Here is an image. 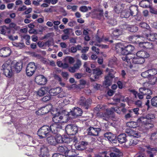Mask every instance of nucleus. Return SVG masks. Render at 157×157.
Listing matches in <instances>:
<instances>
[{"label": "nucleus", "mask_w": 157, "mask_h": 157, "mask_svg": "<svg viewBox=\"0 0 157 157\" xmlns=\"http://www.w3.org/2000/svg\"><path fill=\"white\" fill-rule=\"evenodd\" d=\"M11 65H10V64H8L7 62L4 63L2 66V68L3 71H5L6 69H10L11 68Z\"/></svg>", "instance_id": "nucleus-39"}, {"label": "nucleus", "mask_w": 157, "mask_h": 157, "mask_svg": "<svg viewBox=\"0 0 157 157\" xmlns=\"http://www.w3.org/2000/svg\"><path fill=\"white\" fill-rule=\"evenodd\" d=\"M116 49L122 55H125V56L129 55V56L131 54H129L128 52L126 51L127 49L125 46H123L120 44H118L116 46ZM124 56H123L124 57Z\"/></svg>", "instance_id": "nucleus-15"}, {"label": "nucleus", "mask_w": 157, "mask_h": 157, "mask_svg": "<svg viewBox=\"0 0 157 157\" xmlns=\"http://www.w3.org/2000/svg\"><path fill=\"white\" fill-rule=\"evenodd\" d=\"M52 22L54 25L53 27L55 29H56V28H58V27H56V26L58 25L60 23V21H53Z\"/></svg>", "instance_id": "nucleus-58"}, {"label": "nucleus", "mask_w": 157, "mask_h": 157, "mask_svg": "<svg viewBox=\"0 0 157 157\" xmlns=\"http://www.w3.org/2000/svg\"><path fill=\"white\" fill-rule=\"evenodd\" d=\"M151 104L152 106L157 107V96H155L152 98Z\"/></svg>", "instance_id": "nucleus-47"}, {"label": "nucleus", "mask_w": 157, "mask_h": 157, "mask_svg": "<svg viewBox=\"0 0 157 157\" xmlns=\"http://www.w3.org/2000/svg\"><path fill=\"white\" fill-rule=\"evenodd\" d=\"M139 26L143 28L147 29L149 27L148 25L145 22H141L139 24Z\"/></svg>", "instance_id": "nucleus-51"}, {"label": "nucleus", "mask_w": 157, "mask_h": 157, "mask_svg": "<svg viewBox=\"0 0 157 157\" xmlns=\"http://www.w3.org/2000/svg\"><path fill=\"white\" fill-rule=\"evenodd\" d=\"M52 105H48L46 106L41 107L42 110L43 111V113L44 114L48 113L52 109Z\"/></svg>", "instance_id": "nucleus-34"}, {"label": "nucleus", "mask_w": 157, "mask_h": 157, "mask_svg": "<svg viewBox=\"0 0 157 157\" xmlns=\"http://www.w3.org/2000/svg\"><path fill=\"white\" fill-rule=\"evenodd\" d=\"M35 82L38 85H45L47 82V79L43 75H36L35 78Z\"/></svg>", "instance_id": "nucleus-14"}, {"label": "nucleus", "mask_w": 157, "mask_h": 157, "mask_svg": "<svg viewBox=\"0 0 157 157\" xmlns=\"http://www.w3.org/2000/svg\"><path fill=\"white\" fill-rule=\"evenodd\" d=\"M139 119L137 120V122L131 121L128 122L127 125L131 128H134L139 127L140 128V130H145V129H143V125L142 122H138Z\"/></svg>", "instance_id": "nucleus-11"}, {"label": "nucleus", "mask_w": 157, "mask_h": 157, "mask_svg": "<svg viewBox=\"0 0 157 157\" xmlns=\"http://www.w3.org/2000/svg\"><path fill=\"white\" fill-rule=\"evenodd\" d=\"M141 76L144 78H149L150 77V75L149 72L148 71V70L145 72H142L141 73Z\"/></svg>", "instance_id": "nucleus-50"}, {"label": "nucleus", "mask_w": 157, "mask_h": 157, "mask_svg": "<svg viewBox=\"0 0 157 157\" xmlns=\"http://www.w3.org/2000/svg\"><path fill=\"white\" fill-rule=\"evenodd\" d=\"M63 32L65 34L67 35L68 36L74 34L73 29H71L67 28L63 30Z\"/></svg>", "instance_id": "nucleus-42"}, {"label": "nucleus", "mask_w": 157, "mask_h": 157, "mask_svg": "<svg viewBox=\"0 0 157 157\" xmlns=\"http://www.w3.org/2000/svg\"><path fill=\"white\" fill-rule=\"evenodd\" d=\"M112 151H113V152H114L116 154H120V153H122L120 150L116 148H113L112 149Z\"/></svg>", "instance_id": "nucleus-63"}, {"label": "nucleus", "mask_w": 157, "mask_h": 157, "mask_svg": "<svg viewBox=\"0 0 157 157\" xmlns=\"http://www.w3.org/2000/svg\"><path fill=\"white\" fill-rule=\"evenodd\" d=\"M91 101L90 99L86 100L85 98L83 97H81L79 102V104L83 106H84L85 108L88 109L89 105L90 104Z\"/></svg>", "instance_id": "nucleus-16"}, {"label": "nucleus", "mask_w": 157, "mask_h": 157, "mask_svg": "<svg viewBox=\"0 0 157 157\" xmlns=\"http://www.w3.org/2000/svg\"><path fill=\"white\" fill-rule=\"evenodd\" d=\"M62 91V89L60 87H58L50 90L49 93L51 96H55L60 93Z\"/></svg>", "instance_id": "nucleus-26"}, {"label": "nucleus", "mask_w": 157, "mask_h": 157, "mask_svg": "<svg viewBox=\"0 0 157 157\" xmlns=\"http://www.w3.org/2000/svg\"><path fill=\"white\" fill-rule=\"evenodd\" d=\"M128 112L125 116V117L126 119H129L134 116L133 115V112L132 111L129 110H128Z\"/></svg>", "instance_id": "nucleus-41"}, {"label": "nucleus", "mask_w": 157, "mask_h": 157, "mask_svg": "<svg viewBox=\"0 0 157 157\" xmlns=\"http://www.w3.org/2000/svg\"><path fill=\"white\" fill-rule=\"evenodd\" d=\"M148 79L149 81L148 83L149 84H149L151 85L156 84L157 81V79L156 77L154 76H150Z\"/></svg>", "instance_id": "nucleus-33"}, {"label": "nucleus", "mask_w": 157, "mask_h": 157, "mask_svg": "<svg viewBox=\"0 0 157 157\" xmlns=\"http://www.w3.org/2000/svg\"><path fill=\"white\" fill-rule=\"evenodd\" d=\"M142 38L150 41H156L157 40V34L154 33L149 34L144 33Z\"/></svg>", "instance_id": "nucleus-12"}, {"label": "nucleus", "mask_w": 157, "mask_h": 157, "mask_svg": "<svg viewBox=\"0 0 157 157\" xmlns=\"http://www.w3.org/2000/svg\"><path fill=\"white\" fill-rule=\"evenodd\" d=\"M95 45L97 46H99L102 48H108V46L107 45L101 44H95Z\"/></svg>", "instance_id": "nucleus-61"}, {"label": "nucleus", "mask_w": 157, "mask_h": 157, "mask_svg": "<svg viewBox=\"0 0 157 157\" xmlns=\"http://www.w3.org/2000/svg\"><path fill=\"white\" fill-rule=\"evenodd\" d=\"M90 65V62H86L84 63L83 67L86 69V72L88 73H90L91 71L90 68L89 67Z\"/></svg>", "instance_id": "nucleus-40"}, {"label": "nucleus", "mask_w": 157, "mask_h": 157, "mask_svg": "<svg viewBox=\"0 0 157 157\" xmlns=\"http://www.w3.org/2000/svg\"><path fill=\"white\" fill-rule=\"evenodd\" d=\"M142 35L141 36H140L139 35H133L132 36H130L129 38V40L130 41H134L136 39V37H137L138 38H142Z\"/></svg>", "instance_id": "nucleus-49"}, {"label": "nucleus", "mask_w": 157, "mask_h": 157, "mask_svg": "<svg viewBox=\"0 0 157 157\" xmlns=\"http://www.w3.org/2000/svg\"><path fill=\"white\" fill-rule=\"evenodd\" d=\"M103 41H104V39H103V38H102V37L100 38L97 35L96 36V40L95 41V42L97 41V42L98 43H97V44H99L100 43Z\"/></svg>", "instance_id": "nucleus-52"}, {"label": "nucleus", "mask_w": 157, "mask_h": 157, "mask_svg": "<svg viewBox=\"0 0 157 157\" xmlns=\"http://www.w3.org/2000/svg\"><path fill=\"white\" fill-rule=\"evenodd\" d=\"M87 144L86 142L82 141L79 144H75V148L79 150H84L86 148V147Z\"/></svg>", "instance_id": "nucleus-23"}, {"label": "nucleus", "mask_w": 157, "mask_h": 157, "mask_svg": "<svg viewBox=\"0 0 157 157\" xmlns=\"http://www.w3.org/2000/svg\"><path fill=\"white\" fill-rule=\"evenodd\" d=\"M82 109L80 108L77 107L74 108L73 111H71L69 113L68 116L71 115L74 117H77L78 116H80L82 115Z\"/></svg>", "instance_id": "nucleus-20"}, {"label": "nucleus", "mask_w": 157, "mask_h": 157, "mask_svg": "<svg viewBox=\"0 0 157 157\" xmlns=\"http://www.w3.org/2000/svg\"><path fill=\"white\" fill-rule=\"evenodd\" d=\"M0 30L1 33L4 35L9 34L11 32V30L10 28L6 26H2L0 28Z\"/></svg>", "instance_id": "nucleus-28"}, {"label": "nucleus", "mask_w": 157, "mask_h": 157, "mask_svg": "<svg viewBox=\"0 0 157 157\" xmlns=\"http://www.w3.org/2000/svg\"><path fill=\"white\" fill-rule=\"evenodd\" d=\"M67 134L70 135H73L76 133L78 128L77 126L69 124L67 125L65 128Z\"/></svg>", "instance_id": "nucleus-9"}, {"label": "nucleus", "mask_w": 157, "mask_h": 157, "mask_svg": "<svg viewBox=\"0 0 157 157\" xmlns=\"http://www.w3.org/2000/svg\"><path fill=\"white\" fill-rule=\"evenodd\" d=\"M109 156L107 154L105 155V157H117L122 156V153H120V154H116L114 152H111L108 154Z\"/></svg>", "instance_id": "nucleus-37"}, {"label": "nucleus", "mask_w": 157, "mask_h": 157, "mask_svg": "<svg viewBox=\"0 0 157 157\" xmlns=\"http://www.w3.org/2000/svg\"><path fill=\"white\" fill-rule=\"evenodd\" d=\"M143 86V87L139 89L140 92H141L143 94L147 95L146 99H151V97L150 95L152 94V92L151 90L148 88L149 86L148 83L147 82L144 83Z\"/></svg>", "instance_id": "nucleus-6"}, {"label": "nucleus", "mask_w": 157, "mask_h": 157, "mask_svg": "<svg viewBox=\"0 0 157 157\" xmlns=\"http://www.w3.org/2000/svg\"><path fill=\"white\" fill-rule=\"evenodd\" d=\"M112 34L111 36L113 39H116V38L121 35L122 33L121 30L116 28L112 29Z\"/></svg>", "instance_id": "nucleus-25"}, {"label": "nucleus", "mask_w": 157, "mask_h": 157, "mask_svg": "<svg viewBox=\"0 0 157 157\" xmlns=\"http://www.w3.org/2000/svg\"><path fill=\"white\" fill-rule=\"evenodd\" d=\"M4 72L5 75L7 77H10L12 76V72L11 68L10 69H6V70L4 71Z\"/></svg>", "instance_id": "nucleus-38"}, {"label": "nucleus", "mask_w": 157, "mask_h": 157, "mask_svg": "<svg viewBox=\"0 0 157 157\" xmlns=\"http://www.w3.org/2000/svg\"><path fill=\"white\" fill-rule=\"evenodd\" d=\"M148 43L149 44H147L145 46V48H146V49H151L153 48V45L151 43H150L149 42H148Z\"/></svg>", "instance_id": "nucleus-60"}, {"label": "nucleus", "mask_w": 157, "mask_h": 157, "mask_svg": "<svg viewBox=\"0 0 157 157\" xmlns=\"http://www.w3.org/2000/svg\"><path fill=\"white\" fill-rule=\"evenodd\" d=\"M116 57H113L109 60L108 66L110 67H113L114 65L116 64Z\"/></svg>", "instance_id": "nucleus-35"}, {"label": "nucleus", "mask_w": 157, "mask_h": 157, "mask_svg": "<svg viewBox=\"0 0 157 157\" xmlns=\"http://www.w3.org/2000/svg\"><path fill=\"white\" fill-rule=\"evenodd\" d=\"M11 53L10 49L9 47H5L0 49V56L2 57H7Z\"/></svg>", "instance_id": "nucleus-18"}, {"label": "nucleus", "mask_w": 157, "mask_h": 157, "mask_svg": "<svg viewBox=\"0 0 157 157\" xmlns=\"http://www.w3.org/2000/svg\"><path fill=\"white\" fill-rule=\"evenodd\" d=\"M56 144L57 143H68L71 140V139L68 137H65L64 136H62L59 134H57L55 136Z\"/></svg>", "instance_id": "nucleus-10"}, {"label": "nucleus", "mask_w": 157, "mask_h": 157, "mask_svg": "<svg viewBox=\"0 0 157 157\" xmlns=\"http://www.w3.org/2000/svg\"><path fill=\"white\" fill-rule=\"evenodd\" d=\"M51 132L55 134L51 129V126L49 127L45 125L42 126L39 129L37 132V134L40 138H42L47 137L50 135Z\"/></svg>", "instance_id": "nucleus-5"}, {"label": "nucleus", "mask_w": 157, "mask_h": 157, "mask_svg": "<svg viewBox=\"0 0 157 157\" xmlns=\"http://www.w3.org/2000/svg\"><path fill=\"white\" fill-rule=\"evenodd\" d=\"M89 49V48L88 47H84L83 48H82V49L81 50V52L82 53H86L88 51Z\"/></svg>", "instance_id": "nucleus-62"}, {"label": "nucleus", "mask_w": 157, "mask_h": 157, "mask_svg": "<svg viewBox=\"0 0 157 157\" xmlns=\"http://www.w3.org/2000/svg\"><path fill=\"white\" fill-rule=\"evenodd\" d=\"M155 115L151 113H150L146 115V117H141L139 118L138 122H142L143 125V129L147 130L153 127V124L151 123V121L155 119Z\"/></svg>", "instance_id": "nucleus-2"}, {"label": "nucleus", "mask_w": 157, "mask_h": 157, "mask_svg": "<svg viewBox=\"0 0 157 157\" xmlns=\"http://www.w3.org/2000/svg\"><path fill=\"white\" fill-rule=\"evenodd\" d=\"M125 47L127 49L126 51H127L128 52L129 54L134 49V47L131 45H128L125 46Z\"/></svg>", "instance_id": "nucleus-44"}, {"label": "nucleus", "mask_w": 157, "mask_h": 157, "mask_svg": "<svg viewBox=\"0 0 157 157\" xmlns=\"http://www.w3.org/2000/svg\"><path fill=\"white\" fill-rule=\"evenodd\" d=\"M87 131L88 135L96 136L98 135L99 133L101 131V129L99 128L90 127L88 129Z\"/></svg>", "instance_id": "nucleus-13"}, {"label": "nucleus", "mask_w": 157, "mask_h": 157, "mask_svg": "<svg viewBox=\"0 0 157 157\" xmlns=\"http://www.w3.org/2000/svg\"><path fill=\"white\" fill-rule=\"evenodd\" d=\"M81 65V62L80 60H78L76 63L74 65V66L75 67L76 70L79 69Z\"/></svg>", "instance_id": "nucleus-48"}, {"label": "nucleus", "mask_w": 157, "mask_h": 157, "mask_svg": "<svg viewBox=\"0 0 157 157\" xmlns=\"http://www.w3.org/2000/svg\"><path fill=\"white\" fill-rule=\"evenodd\" d=\"M79 10L82 12H85L87 11V7L85 6H82L80 7Z\"/></svg>", "instance_id": "nucleus-54"}, {"label": "nucleus", "mask_w": 157, "mask_h": 157, "mask_svg": "<svg viewBox=\"0 0 157 157\" xmlns=\"http://www.w3.org/2000/svg\"><path fill=\"white\" fill-rule=\"evenodd\" d=\"M62 114L57 113L52 118L54 123L51 125V129L55 133H57L62 128V123L67 122L69 119V112L64 110Z\"/></svg>", "instance_id": "nucleus-1"}, {"label": "nucleus", "mask_w": 157, "mask_h": 157, "mask_svg": "<svg viewBox=\"0 0 157 157\" xmlns=\"http://www.w3.org/2000/svg\"><path fill=\"white\" fill-rule=\"evenodd\" d=\"M138 13V7L135 6H132L127 9L122 11L121 14L122 18H128L132 16H135Z\"/></svg>", "instance_id": "nucleus-4"}, {"label": "nucleus", "mask_w": 157, "mask_h": 157, "mask_svg": "<svg viewBox=\"0 0 157 157\" xmlns=\"http://www.w3.org/2000/svg\"><path fill=\"white\" fill-rule=\"evenodd\" d=\"M150 139L152 140H155L157 139V132L151 134Z\"/></svg>", "instance_id": "nucleus-53"}, {"label": "nucleus", "mask_w": 157, "mask_h": 157, "mask_svg": "<svg viewBox=\"0 0 157 157\" xmlns=\"http://www.w3.org/2000/svg\"><path fill=\"white\" fill-rule=\"evenodd\" d=\"M50 99V97L49 96H46L42 98V101L44 102H46L49 100Z\"/></svg>", "instance_id": "nucleus-64"}, {"label": "nucleus", "mask_w": 157, "mask_h": 157, "mask_svg": "<svg viewBox=\"0 0 157 157\" xmlns=\"http://www.w3.org/2000/svg\"><path fill=\"white\" fill-rule=\"evenodd\" d=\"M10 28H13L15 29H19V27L17 26L14 23H11L10 24Z\"/></svg>", "instance_id": "nucleus-55"}, {"label": "nucleus", "mask_w": 157, "mask_h": 157, "mask_svg": "<svg viewBox=\"0 0 157 157\" xmlns=\"http://www.w3.org/2000/svg\"><path fill=\"white\" fill-rule=\"evenodd\" d=\"M102 73V71L99 68H96L93 70V74L95 79H98Z\"/></svg>", "instance_id": "nucleus-24"}, {"label": "nucleus", "mask_w": 157, "mask_h": 157, "mask_svg": "<svg viewBox=\"0 0 157 157\" xmlns=\"http://www.w3.org/2000/svg\"><path fill=\"white\" fill-rule=\"evenodd\" d=\"M40 154L39 155L40 157H49L47 155L48 152V149L46 146L42 145L41 146L40 149Z\"/></svg>", "instance_id": "nucleus-22"}, {"label": "nucleus", "mask_w": 157, "mask_h": 157, "mask_svg": "<svg viewBox=\"0 0 157 157\" xmlns=\"http://www.w3.org/2000/svg\"><path fill=\"white\" fill-rule=\"evenodd\" d=\"M127 29L131 32H135L138 30V27L136 25H132Z\"/></svg>", "instance_id": "nucleus-45"}, {"label": "nucleus", "mask_w": 157, "mask_h": 157, "mask_svg": "<svg viewBox=\"0 0 157 157\" xmlns=\"http://www.w3.org/2000/svg\"><path fill=\"white\" fill-rule=\"evenodd\" d=\"M22 66V64L21 62H17L13 61L11 64L12 68L14 69L17 72H19L21 70Z\"/></svg>", "instance_id": "nucleus-19"}, {"label": "nucleus", "mask_w": 157, "mask_h": 157, "mask_svg": "<svg viewBox=\"0 0 157 157\" xmlns=\"http://www.w3.org/2000/svg\"><path fill=\"white\" fill-rule=\"evenodd\" d=\"M106 71L108 73V75L105 77V84L107 86H110L111 83L112 79L114 77L113 74L115 72L112 73L113 71V70L108 68L106 69Z\"/></svg>", "instance_id": "nucleus-8"}, {"label": "nucleus", "mask_w": 157, "mask_h": 157, "mask_svg": "<svg viewBox=\"0 0 157 157\" xmlns=\"http://www.w3.org/2000/svg\"><path fill=\"white\" fill-rule=\"evenodd\" d=\"M36 66L34 62L29 63L27 66L26 72L27 76H31L34 73Z\"/></svg>", "instance_id": "nucleus-7"}, {"label": "nucleus", "mask_w": 157, "mask_h": 157, "mask_svg": "<svg viewBox=\"0 0 157 157\" xmlns=\"http://www.w3.org/2000/svg\"><path fill=\"white\" fill-rule=\"evenodd\" d=\"M136 56L140 58H142L144 59L145 58H147L149 56V55L145 51H141L137 52Z\"/></svg>", "instance_id": "nucleus-27"}, {"label": "nucleus", "mask_w": 157, "mask_h": 157, "mask_svg": "<svg viewBox=\"0 0 157 157\" xmlns=\"http://www.w3.org/2000/svg\"><path fill=\"white\" fill-rule=\"evenodd\" d=\"M46 139L48 144L50 145H55L56 144L55 136L51 135V133L47 137Z\"/></svg>", "instance_id": "nucleus-21"}, {"label": "nucleus", "mask_w": 157, "mask_h": 157, "mask_svg": "<svg viewBox=\"0 0 157 157\" xmlns=\"http://www.w3.org/2000/svg\"><path fill=\"white\" fill-rule=\"evenodd\" d=\"M121 6L120 5L118 4L114 8V10L117 13H119L122 10Z\"/></svg>", "instance_id": "nucleus-46"}, {"label": "nucleus", "mask_w": 157, "mask_h": 157, "mask_svg": "<svg viewBox=\"0 0 157 157\" xmlns=\"http://www.w3.org/2000/svg\"><path fill=\"white\" fill-rule=\"evenodd\" d=\"M147 44H149L148 42H140L139 43V46L141 48H145V46Z\"/></svg>", "instance_id": "nucleus-56"}, {"label": "nucleus", "mask_w": 157, "mask_h": 157, "mask_svg": "<svg viewBox=\"0 0 157 157\" xmlns=\"http://www.w3.org/2000/svg\"><path fill=\"white\" fill-rule=\"evenodd\" d=\"M150 76H154L157 74V69L155 68H152L148 70Z\"/></svg>", "instance_id": "nucleus-43"}, {"label": "nucleus", "mask_w": 157, "mask_h": 157, "mask_svg": "<svg viewBox=\"0 0 157 157\" xmlns=\"http://www.w3.org/2000/svg\"><path fill=\"white\" fill-rule=\"evenodd\" d=\"M126 134L123 133L119 135L117 137V139L120 144L125 142L127 140Z\"/></svg>", "instance_id": "nucleus-30"}, {"label": "nucleus", "mask_w": 157, "mask_h": 157, "mask_svg": "<svg viewBox=\"0 0 157 157\" xmlns=\"http://www.w3.org/2000/svg\"><path fill=\"white\" fill-rule=\"evenodd\" d=\"M104 136L105 139H107L112 143H116L117 137L115 135L113 134L110 132H107L105 133Z\"/></svg>", "instance_id": "nucleus-17"}, {"label": "nucleus", "mask_w": 157, "mask_h": 157, "mask_svg": "<svg viewBox=\"0 0 157 157\" xmlns=\"http://www.w3.org/2000/svg\"><path fill=\"white\" fill-rule=\"evenodd\" d=\"M52 157H67L65 155H64L59 153H56L52 155Z\"/></svg>", "instance_id": "nucleus-59"}, {"label": "nucleus", "mask_w": 157, "mask_h": 157, "mask_svg": "<svg viewBox=\"0 0 157 157\" xmlns=\"http://www.w3.org/2000/svg\"><path fill=\"white\" fill-rule=\"evenodd\" d=\"M128 98L126 97V98L124 99L123 96L120 94H118L115 96L114 98V100L115 101L117 102H119L120 101L123 102L127 101Z\"/></svg>", "instance_id": "nucleus-29"}, {"label": "nucleus", "mask_w": 157, "mask_h": 157, "mask_svg": "<svg viewBox=\"0 0 157 157\" xmlns=\"http://www.w3.org/2000/svg\"><path fill=\"white\" fill-rule=\"evenodd\" d=\"M122 59L125 62V64L127 65H130L131 62L134 64H141L145 61V59L140 58L137 56L135 57L134 55L132 54L130 55L129 56V55L124 56Z\"/></svg>", "instance_id": "nucleus-3"}, {"label": "nucleus", "mask_w": 157, "mask_h": 157, "mask_svg": "<svg viewBox=\"0 0 157 157\" xmlns=\"http://www.w3.org/2000/svg\"><path fill=\"white\" fill-rule=\"evenodd\" d=\"M71 152L72 153V154L70 155V154L69 153V155H67L68 157H79L77 156L78 155V153L77 150H75L72 149L71 151Z\"/></svg>", "instance_id": "nucleus-36"}, {"label": "nucleus", "mask_w": 157, "mask_h": 157, "mask_svg": "<svg viewBox=\"0 0 157 157\" xmlns=\"http://www.w3.org/2000/svg\"><path fill=\"white\" fill-rule=\"evenodd\" d=\"M132 135L136 138H139L140 136V134L137 131H134L133 132Z\"/></svg>", "instance_id": "nucleus-57"}, {"label": "nucleus", "mask_w": 157, "mask_h": 157, "mask_svg": "<svg viewBox=\"0 0 157 157\" xmlns=\"http://www.w3.org/2000/svg\"><path fill=\"white\" fill-rule=\"evenodd\" d=\"M58 150L59 152L64 153L65 155L71 152V151H68L67 148L65 146H60L58 148Z\"/></svg>", "instance_id": "nucleus-32"}, {"label": "nucleus", "mask_w": 157, "mask_h": 157, "mask_svg": "<svg viewBox=\"0 0 157 157\" xmlns=\"http://www.w3.org/2000/svg\"><path fill=\"white\" fill-rule=\"evenodd\" d=\"M48 92L47 88L46 87L41 88L37 91V94L40 97L42 96Z\"/></svg>", "instance_id": "nucleus-31"}]
</instances>
